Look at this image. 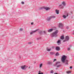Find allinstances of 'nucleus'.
I'll list each match as a JSON object with an SVG mask.
<instances>
[{
	"label": "nucleus",
	"mask_w": 74,
	"mask_h": 74,
	"mask_svg": "<svg viewBox=\"0 0 74 74\" xmlns=\"http://www.w3.org/2000/svg\"><path fill=\"white\" fill-rule=\"evenodd\" d=\"M66 58L67 57L66 56L64 55L63 56L62 58L61 61L63 63L65 62V64H68V60H66Z\"/></svg>",
	"instance_id": "1"
},
{
	"label": "nucleus",
	"mask_w": 74,
	"mask_h": 74,
	"mask_svg": "<svg viewBox=\"0 0 74 74\" xmlns=\"http://www.w3.org/2000/svg\"><path fill=\"white\" fill-rule=\"evenodd\" d=\"M62 4H60L59 5V7L60 8H63L64 6H65L66 5L65 2H62Z\"/></svg>",
	"instance_id": "2"
},
{
	"label": "nucleus",
	"mask_w": 74,
	"mask_h": 74,
	"mask_svg": "<svg viewBox=\"0 0 74 74\" xmlns=\"http://www.w3.org/2000/svg\"><path fill=\"white\" fill-rule=\"evenodd\" d=\"M58 30H56L55 32H54L52 34V36H56V35L58 33Z\"/></svg>",
	"instance_id": "3"
},
{
	"label": "nucleus",
	"mask_w": 74,
	"mask_h": 74,
	"mask_svg": "<svg viewBox=\"0 0 74 74\" xmlns=\"http://www.w3.org/2000/svg\"><path fill=\"white\" fill-rule=\"evenodd\" d=\"M69 40V36H66L65 37V40H63V42H66Z\"/></svg>",
	"instance_id": "4"
},
{
	"label": "nucleus",
	"mask_w": 74,
	"mask_h": 74,
	"mask_svg": "<svg viewBox=\"0 0 74 74\" xmlns=\"http://www.w3.org/2000/svg\"><path fill=\"white\" fill-rule=\"evenodd\" d=\"M55 18V16H52L49 18H47V21H49L50 19H51V18Z\"/></svg>",
	"instance_id": "5"
},
{
	"label": "nucleus",
	"mask_w": 74,
	"mask_h": 74,
	"mask_svg": "<svg viewBox=\"0 0 74 74\" xmlns=\"http://www.w3.org/2000/svg\"><path fill=\"white\" fill-rule=\"evenodd\" d=\"M44 8L45 9L46 11H48V10H50V8H49L47 7H44Z\"/></svg>",
	"instance_id": "6"
},
{
	"label": "nucleus",
	"mask_w": 74,
	"mask_h": 74,
	"mask_svg": "<svg viewBox=\"0 0 74 74\" xmlns=\"http://www.w3.org/2000/svg\"><path fill=\"white\" fill-rule=\"evenodd\" d=\"M63 26V25L62 23H59V25L58 26V27H62Z\"/></svg>",
	"instance_id": "7"
},
{
	"label": "nucleus",
	"mask_w": 74,
	"mask_h": 74,
	"mask_svg": "<svg viewBox=\"0 0 74 74\" xmlns=\"http://www.w3.org/2000/svg\"><path fill=\"white\" fill-rule=\"evenodd\" d=\"M60 39L61 40H64V35L61 36L60 38Z\"/></svg>",
	"instance_id": "8"
},
{
	"label": "nucleus",
	"mask_w": 74,
	"mask_h": 74,
	"mask_svg": "<svg viewBox=\"0 0 74 74\" xmlns=\"http://www.w3.org/2000/svg\"><path fill=\"white\" fill-rule=\"evenodd\" d=\"M57 43L58 45H60L61 43H60V40H59L57 42Z\"/></svg>",
	"instance_id": "9"
},
{
	"label": "nucleus",
	"mask_w": 74,
	"mask_h": 74,
	"mask_svg": "<svg viewBox=\"0 0 74 74\" xmlns=\"http://www.w3.org/2000/svg\"><path fill=\"white\" fill-rule=\"evenodd\" d=\"M53 29H49L48 30V32H49V33H50V32H52L53 30Z\"/></svg>",
	"instance_id": "10"
},
{
	"label": "nucleus",
	"mask_w": 74,
	"mask_h": 74,
	"mask_svg": "<svg viewBox=\"0 0 74 74\" xmlns=\"http://www.w3.org/2000/svg\"><path fill=\"white\" fill-rule=\"evenodd\" d=\"M56 49L57 51H59V50H60V47H56Z\"/></svg>",
	"instance_id": "11"
},
{
	"label": "nucleus",
	"mask_w": 74,
	"mask_h": 74,
	"mask_svg": "<svg viewBox=\"0 0 74 74\" xmlns=\"http://www.w3.org/2000/svg\"><path fill=\"white\" fill-rule=\"evenodd\" d=\"M26 67V65H24L23 66H21V68L22 69H24Z\"/></svg>",
	"instance_id": "12"
},
{
	"label": "nucleus",
	"mask_w": 74,
	"mask_h": 74,
	"mask_svg": "<svg viewBox=\"0 0 74 74\" xmlns=\"http://www.w3.org/2000/svg\"><path fill=\"white\" fill-rule=\"evenodd\" d=\"M56 14H59V10H56Z\"/></svg>",
	"instance_id": "13"
},
{
	"label": "nucleus",
	"mask_w": 74,
	"mask_h": 74,
	"mask_svg": "<svg viewBox=\"0 0 74 74\" xmlns=\"http://www.w3.org/2000/svg\"><path fill=\"white\" fill-rule=\"evenodd\" d=\"M39 30V29H37L33 31V32L34 33H35V32H37V31H38V30Z\"/></svg>",
	"instance_id": "14"
},
{
	"label": "nucleus",
	"mask_w": 74,
	"mask_h": 74,
	"mask_svg": "<svg viewBox=\"0 0 74 74\" xmlns=\"http://www.w3.org/2000/svg\"><path fill=\"white\" fill-rule=\"evenodd\" d=\"M56 56H59V54L57 52L56 54Z\"/></svg>",
	"instance_id": "15"
},
{
	"label": "nucleus",
	"mask_w": 74,
	"mask_h": 74,
	"mask_svg": "<svg viewBox=\"0 0 74 74\" xmlns=\"http://www.w3.org/2000/svg\"><path fill=\"white\" fill-rule=\"evenodd\" d=\"M66 73H67V74H70V73H71V71H67Z\"/></svg>",
	"instance_id": "16"
},
{
	"label": "nucleus",
	"mask_w": 74,
	"mask_h": 74,
	"mask_svg": "<svg viewBox=\"0 0 74 74\" xmlns=\"http://www.w3.org/2000/svg\"><path fill=\"white\" fill-rule=\"evenodd\" d=\"M63 17L65 19L66 18V16H65V15H63Z\"/></svg>",
	"instance_id": "17"
},
{
	"label": "nucleus",
	"mask_w": 74,
	"mask_h": 74,
	"mask_svg": "<svg viewBox=\"0 0 74 74\" xmlns=\"http://www.w3.org/2000/svg\"><path fill=\"white\" fill-rule=\"evenodd\" d=\"M59 63H60V62H56V65H57L58 64H59Z\"/></svg>",
	"instance_id": "18"
},
{
	"label": "nucleus",
	"mask_w": 74,
	"mask_h": 74,
	"mask_svg": "<svg viewBox=\"0 0 74 74\" xmlns=\"http://www.w3.org/2000/svg\"><path fill=\"white\" fill-rule=\"evenodd\" d=\"M42 64H41L40 65V68H41V67H42Z\"/></svg>",
	"instance_id": "19"
},
{
	"label": "nucleus",
	"mask_w": 74,
	"mask_h": 74,
	"mask_svg": "<svg viewBox=\"0 0 74 74\" xmlns=\"http://www.w3.org/2000/svg\"><path fill=\"white\" fill-rule=\"evenodd\" d=\"M51 49H47V51H51Z\"/></svg>",
	"instance_id": "20"
},
{
	"label": "nucleus",
	"mask_w": 74,
	"mask_h": 74,
	"mask_svg": "<svg viewBox=\"0 0 74 74\" xmlns=\"http://www.w3.org/2000/svg\"><path fill=\"white\" fill-rule=\"evenodd\" d=\"M53 73V70H51V73Z\"/></svg>",
	"instance_id": "21"
},
{
	"label": "nucleus",
	"mask_w": 74,
	"mask_h": 74,
	"mask_svg": "<svg viewBox=\"0 0 74 74\" xmlns=\"http://www.w3.org/2000/svg\"><path fill=\"white\" fill-rule=\"evenodd\" d=\"M70 50V48H68V51H69Z\"/></svg>",
	"instance_id": "22"
},
{
	"label": "nucleus",
	"mask_w": 74,
	"mask_h": 74,
	"mask_svg": "<svg viewBox=\"0 0 74 74\" xmlns=\"http://www.w3.org/2000/svg\"><path fill=\"white\" fill-rule=\"evenodd\" d=\"M50 54H51V55H53V53L52 52H50Z\"/></svg>",
	"instance_id": "23"
},
{
	"label": "nucleus",
	"mask_w": 74,
	"mask_h": 74,
	"mask_svg": "<svg viewBox=\"0 0 74 74\" xmlns=\"http://www.w3.org/2000/svg\"><path fill=\"white\" fill-rule=\"evenodd\" d=\"M39 74H41V71H39Z\"/></svg>",
	"instance_id": "24"
},
{
	"label": "nucleus",
	"mask_w": 74,
	"mask_h": 74,
	"mask_svg": "<svg viewBox=\"0 0 74 74\" xmlns=\"http://www.w3.org/2000/svg\"><path fill=\"white\" fill-rule=\"evenodd\" d=\"M20 31H22L23 30V29L21 28L20 29Z\"/></svg>",
	"instance_id": "25"
},
{
	"label": "nucleus",
	"mask_w": 74,
	"mask_h": 74,
	"mask_svg": "<svg viewBox=\"0 0 74 74\" xmlns=\"http://www.w3.org/2000/svg\"><path fill=\"white\" fill-rule=\"evenodd\" d=\"M61 65H58V66H57V67H60V66Z\"/></svg>",
	"instance_id": "26"
},
{
	"label": "nucleus",
	"mask_w": 74,
	"mask_h": 74,
	"mask_svg": "<svg viewBox=\"0 0 74 74\" xmlns=\"http://www.w3.org/2000/svg\"><path fill=\"white\" fill-rule=\"evenodd\" d=\"M34 33V32H33H33L30 33V34H33V33Z\"/></svg>",
	"instance_id": "27"
},
{
	"label": "nucleus",
	"mask_w": 74,
	"mask_h": 74,
	"mask_svg": "<svg viewBox=\"0 0 74 74\" xmlns=\"http://www.w3.org/2000/svg\"><path fill=\"white\" fill-rule=\"evenodd\" d=\"M56 59H55L53 61V62H55V61H56Z\"/></svg>",
	"instance_id": "28"
},
{
	"label": "nucleus",
	"mask_w": 74,
	"mask_h": 74,
	"mask_svg": "<svg viewBox=\"0 0 74 74\" xmlns=\"http://www.w3.org/2000/svg\"><path fill=\"white\" fill-rule=\"evenodd\" d=\"M28 44H32V43L31 42H29L28 43Z\"/></svg>",
	"instance_id": "29"
},
{
	"label": "nucleus",
	"mask_w": 74,
	"mask_h": 74,
	"mask_svg": "<svg viewBox=\"0 0 74 74\" xmlns=\"http://www.w3.org/2000/svg\"><path fill=\"white\" fill-rule=\"evenodd\" d=\"M22 3L23 4H24V2H22Z\"/></svg>",
	"instance_id": "30"
},
{
	"label": "nucleus",
	"mask_w": 74,
	"mask_h": 74,
	"mask_svg": "<svg viewBox=\"0 0 74 74\" xmlns=\"http://www.w3.org/2000/svg\"><path fill=\"white\" fill-rule=\"evenodd\" d=\"M33 23H34L33 22H32L31 23V25H33Z\"/></svg>",
	"instance_id": "31"
},
{
	"label": "nucleus",
	"mask_w": 74,
	"mask_h": 74,
	"mask_svg": "<svg viewBox=\"0 0 74 74\" xmlns=\"http://www.w3.org/2000/svg\"><path fill=\"white\" fill-rule=\"evenodd\" d=\"M44 33H46V32H45V31H44L43 32Z\"/></svg>",
	"instance_id": "32"
},
{
	"label": "nucleus",
	"mask_w": 74,
	"mask_h": 74,
	"mask_svg": "<svg viewBox=\"0 0 74 74\" xmlns=\"http://www.w3.org/2000/svg\"><path fill=\"white\" fill-rule=\"evenodd\" d=\"M70 69H72V66H70Z\"/></svg>",
	"instance_id": "33"
},
{
	"label": "nucleus",
	"mask_w": 74,
	"mask_h": 74,
	"mask_svg": "<svg viewBox=\"0 0 74 74\" xmlns=\"http://www.w3.org/2000/svg\"><path fill=\"white\" fill-rule=\"evenodd\" d=\"M38 74H43V73L41 72V73H38Z\"/></svg>",
	"instance_id": "34"
},
{
	"label": "nucleus",
	"mask_w": 74,
	"mask_h": 74,
	"mask_svg": "<svg viewBox=\"0 0 74 74\" xmlns=\"http://www.w3.org/2000/svg\"><path fill=\"white\" fill-rule=\"evenodd\" d=\"M49 63H51V64H52V62H50Z\"/></svg>",
	"instance_id": "35"
},
{
	"label": "nucleus",
	"mask_w": 74,
	"mask_h": 74,
	"mask_svg": "<svg viewBox=\"0 0 74 74\" xmlns=\"http://www.w3.org/2000/svg\"><path fill=\"white\" fill-rule=\"evenodd\" d=\"M66 28H67V29H69V27H67Z\"/></svg>",
	"instance_id": "36"
},
{
	"label": "nucleus",
	"mask_w": 74,
	"mask_h": 74,
	"mask_svg": "<svg viewBox=\"0 0 74 74\" xmlns=\"http://www.w3.org/2000/svg\"><path fill=\"white\" fill-rule=\"evenodd\" d=\"M29 69H30V66H29Z\"/></svg>",
	"instance_id": "37"
},
{
	"label": "nucleus",
	"mask_w": 74,
	"mask_h": 74,
	"mask_svg": "<svg viewBox=\"0 0 74 74\" xmlns=\"http://www.w3.org/2000/svg\"><path fill=\"white\" fill-rule=\"evenodd\" d=\"M54 74H58V73H54Z\"/></svg>",
	"instance_id": "38"
},
{
	"label": "nucleus",
	"mask_w": 74,
	"mask_h": 74,
	"mask_svg": "<svg viewBox=\"0 0 74 74\" xmlns=\"http://www.w3.org/2000/svg\"><path fill=\"white\" fill-rule=\"evenodd\" d=\"M53 48H54V47H52Z\"/></svg>",
	"instance_id": "39"
},
{
	"label": "nucleus",
	"mask_w": 74,
	"mask_h": 74,
	"mask_svg": "<svg viewBox=\"0 0 74 74\" xmlns=\"http://www.w3.org/2000/svg\"><path fill=\"white\" fill-rule=\"evenodd\" d=\"M40 9H42V8H41Z\"/></svg>",
	"instance_id": "40"
},
{
	"label": "nucleus",
	"mask_w": 74,
	"mask_h": 74,
	"mask_svg": "<svg viewBox=\"0 0 74 74\" xmlns=\"http://www.w3.org/2000/svg\"><path fill=\"white\" fill-rule=\"evenodd\" d=\"M67 16H68V14H67Z\"/></svg>",
	"instance_id": "41"
}]
</instances>
